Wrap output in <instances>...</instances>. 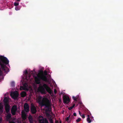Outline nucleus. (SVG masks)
<instances>
[{
	"instance_id": "nucleus-7",
	"label": "nucleus",
	"mask_w": 123,
	"mask_h": 123,
	"mask_svg": "<svg viewBox=\"0 0 123 123\" xmlns=\"http://www.w3.org/2000/svg\"><path fill=\"white\" fill-rule=\"evenodd\" d=\"M10 95L12 98L14 99H16L18 96V92L16 91L13 92H11Z\"/></svg>"
},
{
	"instance_id": "nucleus-19",
	"label": "nucleus",
	"mask_w": 123,
	"mask_h": 123,
	"mask_svg": "<svg viewBox=\"0 0 123 123\" xmlns=\"http://www.w3.org/2000/svg\"><path fill=\"white\" fill-rule=\"evenodd\" d=\"M81 119L80 118H79L77 119L76 120V121L77 122H79L80 121Z\"/></svg>"
},
{
	"instance_id": "nucleus-11",
	"label": "nucleus",
	"mask_w": 123,
	"mask_h": 123,
	"mask_svg": "<svg viewBox=\"0 0 123 123\" xmlns=\"http://www.w3.org/2000/svg\"><path fill=\"white\" fill-rule=\"evenodd\" d=\"M11 115L10 114H8L6 116V120L7 121H9V123H15V122L12 121V122H10V119L11 118Z\"/></svg>"
},
{
	"instance_id": "nucleus-31",
	"label": "nucleus",
	"mask_w": 123,
	"mask_h": 123,
	"mask_svg": "<svg viewBox=\"0 0 123 123\" xmlns=\"http://www.w3.org/2000/svg\"><path fill=\"white\" fill-rule=\"evenodd\" d=\"M29 79V78H28V77H26V79L27 80H28V79Z\"/></svg>"
},
{
	"instance_id": "nucleus-14",
	"label": "nucleus",
	"mask_w": 123,
	"mask_h": 123,
	"mask_svg": "<svg viewBox=\"0 0 123 123\" xmlns=\"http://www.w3.org/2000/svg\"><path fill=\"white\" fill-rule=\"evenodd\" d=\"M25 85H27V84H26V83L24 85V86L25 87H23L22 86H21L20 88V90H28V89L27 88V87H26V86Z\"/></svg>"
},
{
	"instance_id": "nucleus-17",
	"label": "nucleus",
	"mask_w": 123,
	"mask_h": 123,
	"mask_svg": "<svg viewBox=\"0 0 123 123\" xmlns=\"http://www.w3.org/2000/svg\"><path fill=\"white\" fill-rule=\"evenodd\" d=\"M21 94L22 97H24L26 95V93L24 92H23L21 93Z\"/></svg>"
},
{
	"instance_id": "nucleus-21",
	"label": "nucleus",
	"mask_w": 123,
	"mask_h": 123,
	"mask_svg": "<svg viewBox=\"0 0 123 123\" xmlns=\"http://www.w3.org/2000/svg\"><path fill=\"white\" fill-rule=\"evenodd\" d=\"M80 116H81L82 118H83L85 117V116L83 114H81Z\"/></svg>"
},
{
	"instance_id": "nucleus-28",
	"label": "nucleus",
	"mask_w": 123,
	"mask_h": 123,
	"mask_svg": "<svg viewBox=\"0 0 123 123\" xmlns=\"http://www.w3.org/2000/svg\"><path fill=\"white\" fill-rule=\"evenodd\" d=\"M2 120V118H0V123H1Z\"/></svg>"
},
{
	"instance_id": "nucleus-9",
	"label": "nucleus",
	"mask_w": 123,
	"mask_h": 123,
	"mask_svg": "<svg viewBox=\"0 0 123 123\" xmlns=\"http://www.w3.org/2000/svg\"><path fill=\"white\" fill-rule=\"evenodd\" d=\"M63 102L66 104H68L70 101V98L67 95H65L63 96Z\"/></svg>"
},
{
	"instance_id": "nucleus-25",
	"label": "nucleus",
	"mask_w": 123,
	"mask_h": 123,
	"mask_svg": "<svg viewBox=\"0 0 123 123\" xmlns=\"http://www.w3.org/2000/svg\"><path fill=\"white\" fill-rule=\"evenodd\" d=\"M2 75V72L1 70V69L0 68V76H1Z\"/></svg>"
},
{
	"instance_id": "nucleus-32",
	"label": "nucleus",
	"mask_w": 123,
	"mask_h": 123,
	"mask_svg": "<svg viewBox=\"0 0 123 123\" xmlns=\"http://www.w3.org/2000/svg\"><path fill=\"white\" fill-rule=\"evenodd\" d=\"M20 0H16V1H19Z\"/></svg>"
},
{
	"instance_id": "nucleus-30",
	"label": "nucleus",
	"mask_w": 123,
	"mask_h": 123,
	"mask_svg": "<svg viewBox=\"0 0 123 123\" xmlns=\"http://www.w3.org/2000/svg\"><path fill=\"white\" fill-rule=\"evenodd\" d=\"M50 123H53V122L52 120H50Z\"/></svg>"
},
{
	"instance_id": "nucleus-12",
	"label": "nucleus",
	"mask_w": 123,
	"mask_h": 123,
	"mask_svg": "<svg viewBox=\"0 0 123 123\" xmlns=\"http://www.w3.org/2000/svg\"><path fill=\"white\" fill-rule=\"evenodd\" d=\"M31 111L33 113H35L36 111V109L33 105H32L31 108Z\"/></svg>"
},
{
	"instance_id": "nucleus-5",
	"label": "nucleus",
	"mask_w": 123,
	"mask_h": 123,
	"mask_svg": "<svg viewBox=\"0 0 123 123\" xmlns=\"http://www.w3.org/2000/svg\"><path fill=\"white\" fill-rule=\"evenodd\" d=\"M35 82L37 84H38L40 83V80H41L46 81L47 79L46 76L43 74L37 75V76L35 77Z\"/></svg>"
},
{
	"instance_id": "nucleus-2",
	"label": "nucleus",
	"mask_w": 123,
	"mask_h": 123,
	"mask_svg": "<svg viewBox=\"0 0 123 123\" xmlns=\"http://www.w3.org/2000/svg\"><path fill=\"white\" fill-rule=\"evenodd\" d=\"M9 61L6 57L0 56V64L2 70L7 73L9 71L8 68L6 67V65L8 64Z\"/></svg>"
},
{
	"instance_id": "nucleus-16",
	"label": "nucleus",
	"mask_w": 123,
	"mask_h": 123,
	"mask_svg": "<svg viewBox=\"0 0 123 123\" xmlns=\"http://www.w3.org/2000/svg\"><path fill=\"white\" fill-rule=\"evenodd\" d=\"M29 119L31 123H32V116L31 115L29 117Z\"/></svg>"
},
{
	"instance_id": "nucleus-27",
	"label": "nucleus",
	"mask_w": 123,
	"mask_h": 123,
	"mask_svg": "<svg viewBox=\"0 0 123 123\" xmlns=\"http://www.w3.org/2000/svg\"><path fill=\"white\" fill-rule=\"evenodd\" d=\"M73 115L74 116H76V114L75 113H74L73 114Z\"/></svg>"
},
{
	"instance_id": "nucleus-8",
	"label": "nucleus",
	"mask_w": 123,
	"mask_h": 123,
	"mask_svg": "<svg viewBox=\"0 0 123 123\" xmlns=\"http://www.w3.org/2000/svg\"><path fill=\"white\" fill-rule=\"evenodd\" d=\"M39 120L40 123H49L48 121L46 119H44L41 116L39 117Z\"/></svg>"
},
{
	"instance_id": "nucleus-22",
	"label": "nucleus",
	"mask_w": 123,
	"mask_h": 123,
	"mask_svg": "<svg viewBox=\"0 0 123 123\" xmlns=\"http://www.w3.org/2000/svg\"><path fill=\"white\" fill-rule=\"evenodd\" d=\"M20 8H18V7L16 6L15 8V9L16 11L19 10L20 9Z\"/></svg>"
},
{
	"instance_id": "nucleus-18",
	"label": "nucleus",
	"mask_w": 123,
	"mask_h": 123,
	"mask_svg": "<svg viewBox=\"0 0 123 123\" xmlns=\"http://www.w3.org/2000/svg\"><path fill=\"white\" fill-rule=\"evenodd\" d=\"M74 106L75 105H74L68 108V109L69 110H71Z\"/></svg>"
},
{
	"instance_id": "nucleus-10",
	"label": "nucleus",
	"mask_w": 123,
	"mask_h": 123,
	"mask_svg": "<svg viewBox=\"0 0 123 123\" xmlns=\"http://www.w3.org/2000/svg\"><path fill=\"white\" fill-rule=\"evenodd\" d=\"M17 110V107L16 106H13L12 108L11 109V112L13 115H14L15 114Z\"/></svg>"
},
{
	"instance_id": "nucleus-33",
	"label": "nucleus",
	"mask_w": 123,
	"mask_h": 123,
	"mask_svg": "<svg viewBox=\"0 0 123 123\" xmlns=\"http://www.w3.org/2000/svg\"><path fill=\"white\" fill-rule=\"evenodd\" d=\"M12 83H13V84H14V82H12Z\"/></svg>"
},
{
	"instance_id": "nucleus-3",
	"label": "nucleus",
	"mask_w": 123,
	"mask_h": 123,
	"mask_svg": "<svg viewBox=\"0 0 123 123\" xmlns=\"http://www.w3.org/2000/svg\"><path fill=\"white\" fill-rule=\"evenodd\" d=\"M45 90L51 95L52 92L51 89L45 84H44L42 86L40 85L38 88V91L42 93H45Z\"/></svg>"
},
{
	"instance_id": "nucleus-4",
	"label": "nucleus",
	"mask_w": 123,
	"mask_h": 123,
	"mask_svg": "<svg viewBox=\"0 0 123 123\" xmlns=\"http://www.w3.org/2000/svg\"><path fill=\"white\" fill-rule=\"evenodd\" d=\"M24 110L22 111V116L23 119H25L26 117V113L25 112H27L29 111V107L28 105L26 103H25L24 106Z\"/></svg>"
},
{
	"instance_id": "nucleus-13",
	"label": "nucleus",
	"mask_w": 123,
	"mask_h": 123,
	"mask_svg": "<svg viewBox=\"0 0 123 123\" xmlns=\"http://www.w3.org/2000/svg\"><path fill=\"white\" fill-rule=\"evenodd\" d=\"M87 116L88 117L87 119V121L88 123H90L94 120L93 118L92 117H91L90 119V117H89V116L88 115Z\"/></svg>"
},
{
	"instance_id": "nucleus-20",
	"label": "nucleus",
	"mask_w": 123,
	"mask_h": 123,
	"mask_svg": "<svg viewBox=\"0 0 123 123\" xmlns=\"http://www.w3.org/2000/svg\"><path fill=\"white\" fill-rule=\"evenodd\" d=\"M19 5V3H16L14 2V5L15 6H16L18 5Z\"/></svg>"
},
{
	"instance_id": "nucleus-6",
	"label": "nucleus",
	"mask_w": 123,
	"mask_h": 123,
	"mask_svg": "<svg viewBox=\"0 0 123 123\" xmlns=\"http://www.w3.org/2000/svg\"><path fill=\"white\" fill-rule=\"evenodd\" d=\"M3 101L4 103L6 111L7 113H8L9 111L10 108L9 105L8 104V100L7 98H4Z\"/></svg>"
},
{
	"instance_id": "nucleus-29",
	"label": "nucleus",
	"mask_w": 123,
	"mask_h": 123,
	"mask_svg": "<svg viewBox=\"0 0 123 123\" xmlns=\"http://www.w3.org/2000/svg\"><path fill=\"white\" fill-rule=\"evenodd\" d=\"M79 114L80 115L82 114L80 112V111H79Z\"/></svg>"
},
{
	"instance_id": "nucleus-23",
	"label": "nucleus",
	"mask_w": 123,
	"mask_h": 123,
	"mask_svg": "<svg viewBox=\"0 0 123 123\" xmlns=\"http://www.w3.org/2000/svg\"><path fill=\"white\" fill-rule=\"evenodd\" d=\"M73 99L75 100H76V97H74V96H73Z\"/></svg>"
},
{
	"instance_id": "nucleus-15",
	"label": "nucleus",
	"mask_w": 123,
	"mask_h": 123,
	"mask_svg": "<svg viewBox=\"0 0 123 123\" xmlns=\"http://www.w3.org/2000/svg\"><path fill=\"white\" fill-rule=\"evenodd\" d=\"M3 105L2 104L0 103V113L2 112H3Z\"/></svg>"
},
{
	"instance_id": "nucleus-1",
	"label": "nucleus",
	"mask_w": 123,
	"mask_h": 123,
	"mask_svg": "<svg viewBox=\"0 0 123 123\" xmlns=\"http://www.w3.org/2000/svg\"><path fill=\"white\" fill-rule=\"evenodd\" d=\"M37 101L41 105L42 109V107L45 106V110H47L48 108H49L50 105V103L49 100L46 98H43L40 96L37 97Z\"/></svg>"
},
{
	"instance_id": "nucleus-24",
	"label": "nucleus",
	"mask_w": 123,
	"mask_h": 123,
	"mask_svg": "<svg viewBox=\"0 0 123 123\" xmlns=\"http://www.w3.org/2000/svg\"><path fill=\"white\" fill-rule=\"evenodd\" d=\"M27 70H25L24 72V74H26L27 73Z\"/></svg>"
},
{
	"instance_id": "nucleus-26",
	"label": "nucleus",
	"mask_w": 123,
	"mask_h": 123,
	"mask_svg": "<svg viewBox=\"0 0 123 123\" xmlns=\"http://www.w3.org/2000/svg\"><path fill=\"white\" fill-rule=\"evenodd\" d=\"M44 74L45 75H46L47 74V72L46 71H45L44 72Z\"/></svg>"
}]
</instances>
